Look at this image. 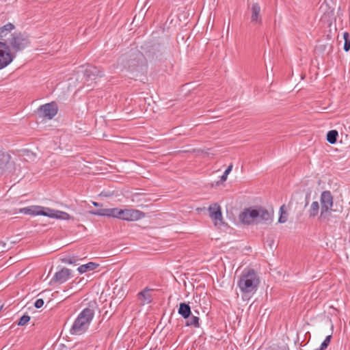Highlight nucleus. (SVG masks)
Here are the masks:
<instances>
[{
  "mask_svg": "<svg viewBox=\"0 0 350 350\" xmlns=\"http://www.w3.org/2000/svg\"><path fill=\"white\" fill-rule=\"evenodd\" d=\"M260 277L253 269L244 271L237 282L240 291L244 295H254L258 290L260 284Z\"/></svg>",
  "mask_w": 350,
  "mask_h": 350,
  "instance_id": "f257e3e1",
  "label": "nucleus"
},
{
  "mask_svg": "<svg viewBox=\"0 0 350 350\" xmlns=\"http://www.w3.org/2000/svg\"><path fill=\"white\" fill-rule=\"evenodd\" d=\"M239 219L245 224H266L271 220V214L262 207H250L240 214Z\"/></svg>",
  "mask_w": 350,
  "mask_h": 350,
  "instance_id": "f03ea898",
  "label": "nucleus"
},
{
  "mask_svg": "<svg viewBox=\"0 0 350 350\" xmlns=\"http://www.w3.org/2000/svg\"><path fill=\"white\" fill-rule=\"evenodd\" d=\"M94 314V309L91 306L82 310L73 322L70 333L72 335H81L85 333L88 329Z\"/></svg>",
  "mask_w": 350,
  "mask_h": 350,
  "instance_id": "7ed1b4c3",
  "label": "nucleus"
},
{
  "mask_svg": "<svg viewBox=\"0 0 350 350\" xmlns=\"http://www.w3.org/2000/svg\"><path fill=\"white\" fill-rule=\"evenodd\" d=\"M321 217L328 219L333 206V196L330 191H324L321 195Z\"/></svg>",
  "mask_w": 350,
  "mask_h": 350,
  "instance_id": "20e7f679",
  "label": "nucleus"
},
{
  "mask_svg": "<svg viewBox=\"0 0 350 350\" xmlns=\"http://www.w3.org/2000/svg\"><path fill=\"white\" fill-rule=\"evenodd\" d=\"M128 70L131 72H142L144 66V57L143 55L135 51L132 53L130 59L127 61Z\"/></svg>",
  "mask_w": 350,
  "mask_h": 350,
  "instance_id": "39448f33",
  "label": "nucleus"
},
{
  "mask_svg": "<svg viewBox=\"0 0 350 350\" xmlns=\"http://www.w3.org/2000/svg\"><path fill=\"white\" fill-rule=\"evenodd\" d=\"M8 43L15 52H18L25 49L29 45V41L25 35L14 33L9 38Z\"/></svg>",
  "mask_w": 350,
  "mask_h": 350,
  "instance_id": "423d86ee",
  "label": "nucleus"
},
{
  "mask_svg": "<svg viewBox=\"0 0 350 350\" xmlns=\"http://www.w3.org/2000/svg\"><path fill=\"white\" fill-rule=\"evenodd\" d=\"M103 76V72L93 66H88L83 71L84 83L88 86L92 85L93 82L96 83L97 78Z\"/></svg>",
  "mask_w": 350,
  "mask_h": 350,
  "instance_id": "0eeeda50",
  "label": "nucleus"
},
{
  "mask_svg": "<svg viewBox=\"0 0 350 350\" xmlns=\"http://www.w3.org/2000/svg\"><path fill=\"white\" fill-rule=\"evenodd\" d=\"M145 217V213L133 208H120V219L128 221H138Z\"/></svg>",
  "mask_w": 350,
  "mask_h": 350,
  "instance_id": "6e6552de",
  "label": "nucleus"
},
{
  "mask_svg": "<svg viewBox=\"0 0 350 350\" xmlns=\"http://www.w3.org/2000/svg\"><path fill=\"white\" fill-rule=\"evenodd\" d=\"M14 58L6 43L0 42V70L8 66Z\"/></svg>",
  "mask_w": 350,
  "mask_h": 350,
  "instance_id": "1a4fd4ad",
  "label": "nucleus"
},
{
  "mask_svg": "<svg viewBox=\"0 0 350 350\" xmlns=\"http://www.w3.org/2000/svg\"><path fill=\"white\" fill-rule=\"evenodd\" d=\"M208 211L209 212V217L213 220L214 225L220 227L224 225L222 213L220 206L217 204H213L209 206Z\"/></svg>",
  "mask_w": 350,
  "mask_h": 350,
  "instance_id": "9d476101",
  "label": "nucleus"
},
{
  "mask_svg": "<svg viewBox=\"0 0 350 350\" xmlns=\"http://www.w3.org/2000/svg\"><path fill=\"white\" fill-rule=\"evenodd\" d=\"M71 273L72 271L69 269L63 268L55 273L50 283L63 284L71 278Z\"/></svg>",
  "mask_w": 350,
  "mask_h": 350,
  "instance_id": "9b49d317",
  "label": "nucleus"
},
{
  "mask_svg": "<svg viewBox=\"0 0 350 350\" xmlns=\"http://www.w3.org/2000/svg\"><path fill=\"white\" fill-rule=\"evenodd\" d=\"M39 111L42 116L52 119L57 113V107L55 103H50L40 107Z\"/></svg>",
  "mask_w": 350,
  "mask_h": 350,
  "instance_id": "f8f14e48",
  "label": "nucleus"
},
{
  "mask_svg": "<svg viewBox=\"0 0 350 350\" xmlns=\"http://www.w3.org/2000/svg\"><path fill=\"white\" fill-rule=\"evenodd\" d=\"M92 214L99 216H107L109 217H114L120 219V208H101L92 212Z\"/></svg>",
  "mask_w": 350,
  "mask_h": 350,
  "instance_id": "ddd939ff",
  "label": "nucleus"
},
{
  "mask_svg": "<svg viewBox=\"0 0 350 350\" xmlns=\"http://www.w3.org/2000/svg\"><path fill=\"white\" fill-rule=\"evenodd\" d=\"M153 289L146 287L143 291H140L137 294V299L140 301V304L142 306L149 304L152 301V292Z\"/></svg>",
  "mask_w": 350,
  "mask_h": 350,
  "instance_id": "4468645a",
  "label": "nucleus"
},
{
  "mask_svg": "<svg viewBox=\"0 0 350 350\" xmlns=\"http://www.w3.org/2000/svg\"><path fill=\"white\" fill-rule=\"evenodd\" d=\"M260 6L258 3H254L251 7V22L254 25H260L262 23V16L260 14Z\"/></svg>",
  "mask_w": 350,
  "mask_h": 350,
  "instance_id": "2eb2a0df",
  "label": "nucleus"
},
{
  "mask_svg": "<svg viewBox=\"0 0 350 350\" xmlns=\"http://www.w3.org/2000/svg\"><path fill=\"white\" fill-rule=\"evenodd\" d=\"M11 159V156L3 151L0 150V174H2Z\"/></svg>",
  "mask_w": 350,
  "mask_h": 350,
  "instance_id": "dca6fc26",
  "label": "nucleus"
},
{
  "mask_svg": "<svg viewBox=\"0 0 350 350\" xmlns=\"http://www.w3.org/2000/svg\"><path fill=\"white\" fill-rule=\"evenodd\" d=\"M178 313L183 319H188L191 314L190 306L188 304H186L185 302L180 303L179 305Z\"/></svg>",
  "mask_w": 350,
  "mask_h": 350,
  "instance_id": "f3484780",
  "label": "nucleus"
},
{
  "mask_svg": "<svg viewBox=\"0 0 350 350\" xmlns=\"http://www.w3.org/2000/svg\"><path fill=\"white\" fill-rule=\"evenodd\" d=\"M41 206H31L20 209V213L29 215H40Z\"/></svg>",
  "mask_w": 350,
  "mask_h": 350,
  "instance_id": "a211bd4d",
  "label": "nucleus"
},
{
  "mask_svg": "<svg viewBox=\"0 0 350 350\" xmlns=\"http://www.w3.org/2000/svg\"><path fill=\"white\" fill-rule=\"evenodd\" d=\"M98 267V264L93 262H90L87 264L82 265L79 266L77 268V271H79V273L82 274L88 271H93Z\"/></svg>",
  "mask_w": 350,
  "mask_h": 350,
  "instance_id": "6ab92c4d",
  "label": "nucleus"
},
{
  "mask_svg": "<svg viewBox=\"0 0 350 350\" xmlns=\"http://www.w3.org/2000/svg\"><path fill=\"white\" fill-rule=\"evenodd\" d=\"M187 319V321L185 323L186 326L194 327L196 328L200 327V323H199L200 319L198 317L191 314V316L188 319Z\"/></svg>",
  "mask_w": 350,
  "mask_h": 350,
  "instance_id": "aec40b11",
  "label": "nucleus"
},
{
  "mask_svg": "<svg viewBox=\"0 0 350 350\" xmlns=\"http://www.w3.org/2000/svg\"><path fill=\"white\" fill-rule=\"evenodd\" d=\"M14 29V25L8 23L3 27H0V38H3L8 36V34Z\"/></svg>",
  "mask_w": 350,
  "mask_h": 350,
  "instance_id": "412c9836",
  "label": "nucleus"
},
{
  "mask_svg": "<svg viewBox=\"0 0 350 350\" xmlns=\"http://www.w3.org/2000/svg\"><path fill=\"white\" fill-rule=\"evenodd\" d=\"M56 210L48 208V207H44L41 206V208L40 209V215L46 216L49 218H54L55 213Z\"/></svg>",
  "mask_w": 350,
  "mask_h": 350,
  "instance_id": "4be33fe9",
  "label": "nucleus"
},
{
  "mask_svg": "<svg viewBox=\"0 0 350 350\" xmlns=\"http://www.w3.org/2000/svg\"><path fill=\"white\" fill-rule=\"evenodd\" d=\"M338 136V133L337 131L331 130L328 131L327 134V140L329 143L334 144L336 142Z\"/></svg>",
  "mask_w": 350,
  "mask_h": 350,
  "instance_id": "5701e85b",
  "label": "nucleus"
},
{
  "mask_svg": "<svg viewBox=\"0 0 350 350\" xmlns=\"http://www.w3.org/2000/svg\"><path fill=\"white\" fill-rule=\"evenodd\" d=\"M53 219L61 220H69L70 219V215L66 212L56 210Z\"/></svg>",
  "mask_w": 350,
  "mask_h": 350,
  "instance_id": "b1692460",
  "label": "nucleus"
},
{
  "mask_svg": "<svg viewBox=\"0 0 350 350\" xmlns=\"http://www.w3.org/2000/svg\"><path fill=\"white\" fill-rule=\"evenodd\" d=\"M319 202H317V201L313 202L311 204L310 208V210H309L310 216L312 217H315L319 213Z\"/></svg>",
  "mask_w": 350,
  "mask_h": 350,
  "instance_id": "393cba45",
  "label": "nucleus"
},
{
  "mask_svg": "<svg viewBox=\"0 0 350 350\" xmlns=\"http://www.w3.org/2000/svg\"><path fill=\"white\" fill-rule=\"evenodd\" d=\"M284 206L282 205L280 208V215L278 219V222L283 224L287 221L288 215L286 212L284 210Z\"/></svg>",
  "mask_w": 350,
  "mask_h": 350,
  "instance_id": "a878e982",
  "label": "nucleus"
},
{
  "mask_svg": "<svg viewBox=\"0 0 350 350\" xmlns=\"http://www.w3.org/2000/svg\"><path fill=\"white\" fill-rule=\"evenodd\" d=\"M331 338V335L327 336L325 340L321 344L320 347L319 348L315 349L314 350H325L330 342Z\"/></svg>",
  "mask_w": 350,
  "mask_h": 350,
  "instance_id": "bb28decb",
  "label": "nucleus"
},
{
  "mask_svg": "<svg viewBox=\"0 0 350 350\" xmlns=\"http://www.w3.org/2000/svg\"><path fill=\"white\" fill-rule=\"evenodd\" d=\"M78 258L75 256H66L62 259V262L65 264L72 265L75 264Z\"/></svg>",
  "mask_w": 350,
  "mask_h": 350,
  "instance_id": "cd10ccee",
  "label": "nucleus"
},
{
  "mask_svg": "<svg viewBox=\"0 0 350 350\" xmlns=\"http://www.w3.org/2000/svg\"><path fill=\"white\" fill-rule=\"evenodd\" d=\"M30 320V317L29 315H23L21 317L18 322V325L21 326H23L26 325Z\"/></svg>",
  "mask_w": 350,
  "mask_h": 350,
  "instance_id": "c85d7f7f",
  "label": "nucleus"
},
{
  "mask_svg": "<svg viewBox=\"0 0 350 350\" xmlns=\"http://www.w3.org/2000/svg\"><path fill=\"white\" fill-rule=\"evenodd\" d=\"M232 165H230L226 170L224 171V174L221 176V180L225 181L227 179L228 175L230 174V172L232 171Z\"/></svg>",
  "mask_w": 350,
  "mask_h": 350,
  "instance_id": "c756f323",
  "label": "nucleus"
},
{
  "mask_svg": "<svg viewBox=\"0 0 350 350\" xmlns=\"http://www.w3.org/2000/svg\"><path fill=\"white\" fill-rule=\"evenodd\" d=\"M44 305V300L42 299H38L35 303L34 306L36 308H40Z\"/></svg>",
  "mask_w": 350,
  "mask_h": 350,
  "instance_id": "7c9ffc66",
  "label": "nucleus"
},
{
  "mask_svg": "<svg viewBox=\"0 0 350 350\" xmlns=\"http://www.w3.org/2000/svg\"><path fill=\"white\" fill-rule=\"evenodd\" d=\"M344 50L345 51H349L350 50V40L345 41L344 44Z\"/></svg>",
  "mask_w": 350,
  "mask_h": 350,
  "instance_id": "2f4dec72",
  "label": "nucleus"
},
{
  "mask_svg": "<svg viewBox=\"0 0 350 350\" xmlns=\"http://www.w3.org/2000/svg\"><path fill=\"white\" fill-rule=\"evenodd\" d=\"M343 39H344L345 42L346 40L347 41L350 40H349V34L348 32H344V33H343Z\"/></svg>",
  "mask_w": 350,
  "mask_h": 350,
  "instance_id": "473e14b6",
  "label": "nucleus"
},
{
  "mask_svg": "<svg viewBox=\"0 0 350 350\" xmlns=\"http://www.w3.org/2000/svg\"><path fill=\"white\" fill-rule=\"evenodd\" d=\"M94 206H98L99 204L98 202H93Z\"/></svg>",
  "mask_w": 350,
  "mask_h": 350,
  "instance_id": "72a5a7b5",
  "label": "nucleus"
},
{
  "mask_svg": "<svg viewBox=\"0 0 350 350\" xmlns=\"http://www.w3.org/2000/svg\"><path fill=\"white\" fill-rule=\"evenodd\" d=\"M122 61H124V59H126V57H122Z\"/></svg>",
  "mask_w": 350,
  "mask_h": 350,
  "instance_id": "f704fd0d",
  "label": "nucleus"
}]
</instances>
